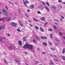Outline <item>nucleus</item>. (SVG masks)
<instances>
[{
    "label": "nucleus",
    "mask_w": 65,
    "mask_h": 65,
    "mask_svg": "<svg viewBox=\"0 0 65 65\" xmlns=\"http://www.w3.org/2000/svg\"><path fill=\"white\" fill-rule=\"evenodd\" d=\"M41 38L43 39H45L47 38L46 37L41 36Z\"/></svg>",
    "instance_id": "nucleus-10"
},
{
    "label": "nucleus",
    "mask_w": 65,
    "mask_h": 65,
    "mask_svg": "<svg viewBox=\"0 0 65 65\" xmlns=\"http://www.w3.org/2000/svg\"><path fill=\"white\" fill-rule=\"evenodd\" d=\"M63 38H64V40H65V37L63 36Z\"/></svg>",
    "instance_id": "nucleus-49"
},
{
    "label": "nucleus",
    "mask_w": 65,
    "mask_h": 65,
    "mask_svg": "<svg viewBox=\"0 0 65 65\" xmlns=\"http://www.w3.org/2000/svg\"><path fill=\"white\" fill-rule=\"evenodd\" d=\"M45 9H46V10H47L48 12H49L50 11V9H49V8H48V7H47L45 6Z\"/></svg>",
    "instance_id": "nucleus-7"
},
{
    "label": "nucleus",
    "mask_w": 65,
    "mask_h": 65,
    "mask_svg": "<svg viewBox=\"0 0 65 65\" xmlns=\"http://www.w3.org/2000/svg\"><path fill=\"white\" fill-rule=\"evenodd\" d=\"M30 7L31 9H33L34 8V6L33 5H31Z\"/></svg>",
    "instance_id": "nucleus-16"
},
{
    "label": "nucleus",
    "mask_w": 65,
    "mask_h": 65,
    "mask_svg": "<svg viewBox=\"0 0 65 65\" xmlns=\"http://www.w3.org/2000/svg\"><path fill=\"white\" fill-rule=\"evenodd\" d=\"M7 35H8V36H10V34H8Z\"/></svg>",
    "instance_id": "nucleus-51"
},
{
    "label": "nucleus",
    "mask_w": 65,
    "mask_h": 65,
    "mask_svg": "<svg viewBox=\"0 0 65 65\" xmlns=\"http://www.w3.org/2000/svg\"><path fill=\"white\" fill-rule=\"evenodd\" d=\"M55 21H57V22H58V21L57 20H55Z\"/></svg>",
    "instance_id": "nucleus-54"
},
{
    "label": "nucleus",
    "mask_w": 65,
    "mask_h": 65,
    "mask_svg": "<svg viewBox=\"0 0 65 65\" xmlns=\"http://www.w3.org/2000/svg\"><path fill=\"white\" fill-rule=\"evenodd\" d=\"M62 19H64V18L63 17H62Z\"/></svg>",
    "instance_id": "nucleus-60"
},
{
    "label": "nucleus",
    "mask_w": 65,
    "mask_h": 65,
    "mask_svg": "<svg viewBox=\"0 0 65 65\" xmlns=\"http://www.w3.org/2000/svg\"><path fill=\"white\" fill-rule=\"evenodd\" d=\"M29 22H31V21L30 20H29Z\"/></svg>",
    "instance_id": "nucleus-63"
},
{
    "label": "nucleus",
    "mask_w": 65,
    "mask_h": 65,
    "mask_svg": "<svg viewBox=\"0 0 65 65\" xmlns=\"http://www.w3.org/2000/svg\"><path fill=\"white\" fill-rule=\"evenodd\" d=\"M47 24H48V22H46L45 23V24L46 25H47Z\"/></svg>",
    "instance_id": "nucleus-47"
},
{
    "label": "nucleus",
    "mask_w": 65,
    "mask_h": 65,
    "mask_svg": "<svg viewBox=\"0 0 65 65\" xmlns=\"http://www.w3.org/2000/svg\"><path fill=\"white\" fill-rule=\"evenodd\" d=\"M17 31H18V32H21V30H20L19 28H17Z\"/></svg>",
    "instance_id": "nucleus-28"
},
{
    "label": "nucleus",
    "mask_w": 65,
    "mask_h": 65,
    "mask_svg": "<svg viewBox=\"0 0 65 65\" xmlns=\"http://www.w3.org/2000/svg\"><path fill=\"white\" fill-rule=\"evenodd\" d=\"M8 14V13L7 12H3V14L4 15H6V16H8V15L7 14Z\"/></svg>",
    "instance_id": "nucleus-5"
},
{
    "label": "nucleus",
    "mask_w": 65,
    "mask_h": 65,
    "mask_svg": "<svg viewBox=\"0 0 65 65\" xmlns=\"http://www.w3.org/2000/svg\"><path fill=\"white\" fill-rule=\"evenodd\" d=\"M63 4H65V2L63 3Z\"/></svg>",
    "instance_id": "nucleus-62"
},
{
    "label": "nucleus",
    "mask_w": 65,
    "mask_h": 65,
    "mask_svg": "<svg viewBox=\"0 0 65 65\" xmlns=\"http://www.w3.org/2000/svg\"><path fill=\"white\" fill-rule=\"evenodd\" d=\"M60 21H62V18H60Z\"/></svg>",
    "instance_id": "nucleus-55"
},
{
    "label": "nucleus",
    "mask_w": 65,
    "mask_h": 65,
    "mask_svg": "<svg viewBox=\"0 0 65 65\" xmlns=\"http://www.w3.org/2000/svg\"><path fill=\"white\" fill-rule=\"evenodd\" d=\"M51 56L52 57H53V55H51Z\"/></svg>",
    "instance_id": "nucleus-59"
},
{
    "label": "nucleus",
    "mask_w": 65,
    "mask_h": 65,
    "mask_svg": "<svg viewBox=\"0 0 65 65\" xmlns=\"http://www.w3.org/2000/svg\"><path fill=\"white\" fill-rule=\"evenodd\" d=\"M51 50H52V51H54V50H55L54 48H51Z\"/></svg>",
    "instance_id": "nucleus-38"
},
{
    "label": "nucleus",
    "mask_w": 65,
    "mask_h": 65,
    "mask_svg": "<svg viewBox=\"0 0 65 65\" xmlns=\"http://www.w3.org/2000/svg\"><path fill=\"white\" fill-rule=\"evenodd\" d=\"M58 2H62V1L60 0H59L58 1Z\"/></svg>",
    "instance_id": "nucleus-35"
},
{
    "label": "nucleus",
    "mask_w": 65,
    "mask_h": 65,
    "mask_svg": "<svg viewBox=\"0 0 65 65\" xmlns=\"http://www.w3.org/2000/svg\"><path fill=\"white\" fill-rule=\"evenodd\" d=\"M59 34L60 35H63V34H61V32H59Z\"/></svg>",
    "instance_id": "nucleus-45"
},
{
    "label": "nucleus",
    "mask_w": 65,
    "mask_h": 65,
    "mask_svg": "<svg viewBox=\"0 0 65 65\" xmlns=\"http://www.w3.org/2000/svg\"><path fill=\"white\" fill-rule=\"evenodd\" d=\"M55 24H56V25H59V23H55Z\"/></svg>",
    "instance_id": "nucleus-48"
},
{
    "label": "nucleus",
    "mask_w": 65,
    "mask_h": 65,
    "mask_svg": "<svg viewBox=\"0 0 65 65\" xmlns=\"http://www.w3.org/2000/svg\"><path fill=\"white\" fill-rule=\"evenodd\" d=\"M37 12L38 13H41V12L39 11H38Z\"/></svg>",
    "instance_id": "nucleus-44"
},
{
    "label": "nucleus",
    "mask_w": 65,
    "mask_h": 65,
    "mask_svg": "<svg viewBox=\"0 0 65 65\" xmlns=\"http://www.w3.org/2000/svg\"><path fill=\"white\" fill-rule=\"evenodd\" d=\"M25 54H27V52H25Z\"/></svg>",
    "instance_id": "nucleus-50"
},
{
    "label": "nucleus",
    "mask_w": 65,
    "mask_h": 65,
    "mask_svg": "<svg viewBox=\"0 0 65 65\" xmlns=\"http://www.w3.org/2000/svg\"><path fill=\"white\" fill-rule=\"evenodd\" d=\"M27 12H30V10H27Z\"/></svg>",
    "instance_id": "nucleus-39"
},
{
    "label": "nucleus",
    "mask_w": 65,
    "mask_h": 65,
    "mask_svg": "<svg viewBox=\"0 0 65 65\" xmlns=\"http://www.w3.org/2000/svg\"><path fill=\"white\" fill-rule=\"evenodd\" d=\"M26 3H28V1H27L26 0Z\"/></svg>",
    "instance_id": "nucleus-52"
},
{
    "label": "nucleus",
    "mask_w": 65,
    "mask_h": 65,
    "mask_svg": "<svg viewBox=\"0 0 65 65\" xmlns=\"http://www.w3.org/2000/svg\"><path fill=\"white\" fill-rule=\"evenodd\" d=\"M18 43L20 46H21L22 45V42L21 41H19L18 42Z\"/></svg>",
    "instance_id": "nucleus-11"
},
{
    "label": "nucleus",
    "mask_w": 65,
    "mask_h": 65,
    "mask_svg": "<svg viewBox=\"0 0 65 65\" xmlns=\"http://www.w3.org/2000/svg\"><path fill=\"white\" fill-rule=\"evenodd\" d=\"M33 20H34L35 21H36V22H38V20H37V19H36L34 18H33Z\"/></svg>",
    "instance_id": "nucleus-20"
},
{
    "label": "nucleus",
    "mask_w": 65,
    "mask_h": 65,
    "mask_svg": "<svg viewBox=\"0 0 65 65\" xmlns=\"http://www.w3.org/2000/svg\"><path fill=\"white\" fill-rule=\"evenodd\" d=\"M62 58L63 59V60L65 61V57H64L63 56H62Z\"/></svg>",
    "instance_id": "nucleus-25"
},
{
    "label": "nucleus",
    "mask_w": 65,
    "mask_h": 65,
    "mask_svg": "<svg viewBox=\"0 0 65 65\" xmlns=\"http://www.w3.org/2000/svg\"><path fill=\"white\" fill-rule=\"evenodd\" d=\"M50 37L51 38H53V35L52 34H51L50 35Z\"/></svg>",
    "instance_id": "nucleus-30"
},
{
    "label": "nucleus",
    "mask_w": 65,
    "mask_h": 65,
    "mask_svg": "<svg viewBox=\"0 0 65 65\" xmlns=\"http://www.w3.org/2000/svg\"><path fill=\"white\" fill-rule=\"evenodd\" d=\"M23 47L24 48H28L29 49H30V50H32V49H33V46L29 44H26L25 45L23 46Z\"/></svg>",
    "instance_id": "nucleus-1"
},
{
    "label": "nucleus",
    "mask_w": 65,
    "mask_h": 65,
    "mask_svg": "<svg viewBox=\"0 0 65 65\" xmlns=\"http://www.w3.org/2000/svg\"><path fill=\"white\" fill-rule=\"evenodd\" d=\"M35 62H36V63H35V64H36V63L37 64H38V61H35Z\"/></svg>",
    "instance_id": "nucleus-40"
},
{
    "label": "nucleus",
    "mask_w": 65,
    "mask_h": 65,
    "mask_svg": "<svg viewBox=\"0 0 65 65\" xmlns=\"http://www.w3.org/2000/svg\"><path fill=\"white\" fill-rule=\"evenodd\" d=\"M27 38V36H25L23 38V40L24 41H26V40H27V38Z\"/></svg>",
    "instance_id": "nucleus-14"
},
{
    "label": "nucleus",
    "mask_w": 65,
    "mask_h": 65,
    "mask_svg": "<svg viewBox=\"0 0 65 65\" xmlns=\"http://www.w3.org/2000/svg\"><path fill=\"white\" fill-rule=\"evenodd\" d=\"M19 23L20 26H22V27H23V26L24 25H23V23H22V22L21 21H19Z\"/></svg>",
    "instance_id": "nucleus-6"
},
{
    "label": "nucleus",
    "mask_w": 65,
    "mask_h": 65,
    "mask_svg": "<svg viewBox=\"0 0 65 65\" xmlns=\"http://www.w3.org/2000/svg\"><path fill=\"white\" fill-rule=\"evenodd\" d=\"M15 4H16V5H17V3H15Z\"/></svg>",
    "instance_id": "nucleus-61"
},
{
    "label": "nucleus",
    "mask_w": 65,
    "mask_h": 65,
    "mask_svg": "<svg viewBox=\"0 0 65 65\" xmlns=\"http://www.w3.org/2000/svg\"><path fill=\"white\" fill-rule=\"evenodd\" d=\"M36 38H37V40H40V39L39 38H38V36H36Z\"/></svg>",
    "instance_id": "nucleus-24"
},
{
    "label": "nucleus",
    "mask_w": 65,
    "mask_h": 65,
    "mask_svg": "<svg viewBox=\"0 0 65 65\" xmlns=\"http://www.w3.org/2000/svg\"><path fill=\"white\" fill-rule=\"evenodd\" d=\"M50 62L51 64H52V65H54V63H53V61H52V60H50Z\"/></svg>",
    "instance_id": "nucleus-18"
},
{
    "label": "nucleus",
    "mask_w": 65,
    "mask_h": 65,
    "mask_svg": "<svg viewBox=\"0 0 65 65\" xmlns=\"http://www.w3.org/2000/svg\"><path fill=\"white\" fill-rule=\"evenodd\" d=\"M43 45H45L46 46V45H47V44L46 43H42Z\"/></svg>",
    "instance_id": "nucleus-27"
},
{
    "label": "nucleus",
    "mask_w": 65,
    "mask_h": 65,
    "mask_svg": "<svg viewBox=\"0 0 65 65\" xmlns=\"http://www.w3.org/2000/svg\"><path fill=\"white\" fill-rule=\"evenodd\" d=\"M19 13H21V11H20V10H19Z\"/></svg>",
    "instance_id": "nucleus-56"
},
{
    "label": "nucleus",
    "mask_w": 65,
    "mask_h": 65,
    "mask_svg": "<svg viewBox=\"0 0 65 65\" xmlns=\"http://www.w3.org/2000/svg\"><path fill=\"white\" fill-rule=\"evenodd\" d=\"M53 8L54 9H56V7L54 6H53Z\"/></svg>",
    "instance_id": "nucleus-37"
},
{
    "label": "nucleus",
    "mask_w": 65,
    "mask_h": 65,
    "mask_svg": "<svg viewBox=\"0 0 65 65\" xmlns=\"http://www.w3.org/2000/svg\"><path fill=\"white\" fill-rule=\"evenodd\" d=\"M2 11L3 12H6V10H5V9H3L2 10Z\"/></svg>",
    "instance_id": "nucleus-29"
},
{
    "label": "nucleus",
    "mask_w": 65,
    "mask_h": 65,
    "mask_svg": "<svg viewBox=\"0 0 65 65\" xmlns=\"http://www.w3.org/2000/svg\"><path fill=\"white\" fill-rule=\"evenodd\" d=\"M5 7L7 10H8V7H7V6H6Z\"/></svg>",
    "instance_id": "nucleus-36"
},
{
    "label": "nucleus",
    "mask_w": 65,
    "mask_h": 65,
    "mask_svg": "<svg viewBox=\"0 0 65 65\" xmlns=\"http://www.w3.org/2000/svg\"><path fill=\"white\" fill-rule=\"evenodd\" d=\"M40 29L42 32H44V30L42 27L40 28Z\"/></svg>",
    "instance_id": "nucleus-17"
},
{
    "label": "nucleus",
    "mask_w": 65,
    "mask_h": 65,
    "mask_svg": "<svg viewBox=\"0 0 65 65\" xmlns=\"http://www.w3.org/2000/svg\"><path fill=\"white\" fill-rule=\"evenodd\" d=\"M11 18L10 17L9 18H8L7 19L6 18V21H7V22H8V21H9L11 20Z\"/></svg>",
    "instance_id": "nucleus-8"
},
{
    "label": "nucleus",
    "mask_w": 65,
    "mask_h": 65,
    "mask_svg": "<svg viewBox=\"0 0 65 65\" xmlns=\"http://www.w3.org/2000/svg\"><path fill=\"white\" fill-rule=\"evenodd\" d=\"M53 27L54 28V29H55V30H56V29H57V27H56V26L54 25L53 26Z\"/></svg>",
    "instance_id": "nucleus-22"
},
{
    "label": "nucleus",
    "mask_w": 65,
    "mask_h": 65,
    "mask_svg": "<svg viewBox=\"0 0 65 65\" xmlns=\"http://www.w3.org/2000/svg\"><path fill=\"white\" fill-rule=\"evenodd\" d=\"M46 4L48 5V6H50V4L48 3L47 2L46 3Z\"/></svg>",
    "instance_id": "nucleus-26"
},
{
    "label": "nucleus",
    "mask_w": 65,
    "mask_h": 65,
    "mask_svg": "<svg viewBox=\"0 0 65 65\" xmlns=\"http://www.w3.org/2000/svg\"><path fill=\"white\" fill-rule=\"evenodd\" d=\"M35 28L36 29H37L38 30V27H37L36 26H35Z\"/></svg>",
    "instance_id": "nucleus-42"
},
{
    "label": "nucleus",
    "mask_w": 65,
    "mask_h": 65,
    "mask_svg": "<svg viewBox=\"0 0 65 65\" xmlns=\"http://www.w3.org/2000/svg\"><path fill=\"white\" fill-rule=\"evenodd\" d=\"M15 62H16L17 64H18V65H20V64H21L20 62V61H19V60L17 59H15Z\"/></svg>",
    "instance_id": "nucleus-3"
},
{
    "label": "nucleus",
    "mask_w": 65,
    "mask_h": 65,
    "mask_svg": "<svg viewBox=\"0 0 65 65\" xmlns=\"http://www.w3.org/2000/svg\"><path fill=\"white\" fill-rule=\"evenodd\" d=\"M23 3H24V5H25L26 6V7H27V4H26V3L24 1H23Z\"/></svg>",
    "instance_id": "nucleus-21"
},
{
    "label": "nucleus",
    "mask_w": 65,
    "mask_h": 65,
    "mask_svg": "<svg viewBox=\"0 0 65 65\" xmlns=\"http://www.w3.org/2000/svg\"><path fill=\"white\" fill-rule=\"evenodd\" d=\"M65 53V48H63L62 50V54H64Z\"/></svg>",
    "instance_id": "nucleus-13"
},
{
    "label": "nucleus",
    "mask_w": 65,
    "mask_h": 65,
    "mask_svg": "<svg viewBox=\"0 0 65 65\" xmlns=\"http://www.w3.org/2000/svg\"><path fill=\"white\" fill-rule=\"evenodd\" d=\"M54 61H56V62H58V59H55L54 60Z\"/></svg>",
    "instance_id": "nucleus-32"
},
{
    "label": "nucleus",
    "mask_w": 65,
    "mask_h": 65,
    "mask_svg": "<svg viewBox=\"0 0 65 65\" xmlns=\"http://www.w3.org/2000/svg\"><path fill=\"white\" fill-rule=\"evenodd\" d=\"M45 20V17H43L42 18L41 20L42 21H44Z\"/></svg>",
    "instance_id": "nucleus-15"
},
{
    "label": "nucleus",
    "mask_w": 65,
    "mask_h": 65,
    "mask_svg": "<svg viewBox=\"0 0 65 65\" xmlns=\"http://www.w3.org/2000/svg\"><path fill=\"white\" fill-rule=\"evenodd\" d=\"M4 29V26L2 25V26H1L0 27V30H1V29Z\"/></svg>",
    "instance_id": "nucleus-12"
},
{
    "label": "nucleus",
    "mask_w": 65,
    "mask_h": 65,
    "mask_svg": "<svg viewBox=\"0 0 65 65\" xmlns=\"http://www.w3.org/2000/svg\"><path fill=\"white\" fill-rule=\"evenodd\" d=\"M33 42H34V43H36V42H37V41L35 40H33Z\"/></svg>",
    "instance_id": "nucleus-34"
},
{
    "label": "nucleus",
    "mask_w": 65,
    "mask_h": 65,
    "mask_svg": "<svg viewBox=\"0 0 65 65\" xmlns=\"http://www.w3.org/2000/svg\"><path fill=\"white\" fill-rule=\"evenodd\" d=\"M25 16H26V17H27V18H29L28 16V15H27V14H25Z\"/></svg>",
    "instance_id": "nucleus-41"
},
{
    "label": "nucleus",
    "mask_w": 65,
    "mask_h": 65,
    "mask_svg": "<svg viewBox=\"0 0 65 65\" xmlns=\"http://www.w3.org/2000/svg\"><path fill=\"white\" fill-rule=\"evenodd\" d=\"M44 27H46V25H44Z\"/></svg>",
    "instance_id": "nucleus-53"
},
{
    "label": "nucleus",
    "mask_w": 65,
    "mask_h": 65,
    "mask_svg": "<svg viewBox=\"0 0 65 65\" xmlns=\"http://www.w3.org/2000/svg\"><path fill=\"white\" fill-rule=\"evenodd\" d=\"M30 27H32V25L30 24Z\"/></svg>",
    "instance_id": "nucleus-57"
},
{
    "label": "nucleus",
    "mask_w": 65,
    "mask_h": 65,
    "mask_svg": "<svg viewBox=\"0 0 65 65\" xmlns=\"http://www.w3.org/2000/svg\"><path fill=\"white\" fill-rule=\"evenodd\" d=\"M11 25L12 26H14V27H15V26H16L17 25V24L15 23H11Z\"/></svg>",
    "instance_id": "nucleus-9"
},
{
    "label": "nucleus",
    "mask_w": 65,
    "mask_h": 65,
    "mask_svg": "<svg viewBox=\"0 0 65 65\" xmlns=\"http://www.w3.org/2000/svg\"><path fill=\"white\" fill-rule=\"evenodd\" d=\"M59 7H60V8H62V6H59Z\"/></svg>",
    "instance_id": "nucleus-58"
},
{
    "label": "nucleus",
    "mask_w": 65,
    "mask_h": 65,
    "mask_svg": "<svg viewBox=\"0 0 65 65\" xmlns=\"http://www.w3.org/2000/svg\"><path fill=\"white\" fill-rule=\"evenodd\" d=\"M5 19H6V18H4L3 19H0V22L1 21H3V20H4Z\"/></svg>",
    "instance_id": "nucleus-23"
},
{
    "label": "nucleus",
    "mask_w": 65,
    "mask_h": 65,
    "mask_svg": "<svg viewBox=\"0 0 65 65\" xmlns=\"http://www.w3.org/2000/svg\"><path fill=\"white\" fill-rule=\"evenodd\" d=\"M9 3H10H10H10V2H9Z\"/></svg>",
    "instance_id": "nucleus-64"
},
{
    "label": "nucleus",
    "mask_w": 65,
    "mask_h": 65,
    "mask_svg": "<svg viewBox=\"0 0 65 65\" xmlns=\"http://www.w3.org/2000/svg\"><path fill=\"white\" fill-rule=\"evenodd\" d=\"M42 53L43 54H45V52H42Z\"/></svg>",
    "instance_id": "nucleus-43"
},
{
    "label": "nucleus",
    "mask_w": 65,
    "mask_h": 65,
    "mask_svg": "<svg viewBox=\"0 0 65 65\" xmlns=\"http://www.w3.org/2000/svg\"><path fill=\"white\" fill-rule=\"evenodd\" d=\"M4 62L5 63H6V64H7V62L5 60H4Z\"/></svg>",
    "instance_id": "nucleus-33"
},
{
    "label": "nucleus",
    "mask_w": 65,
    "mask_h": 65,
    "mask_svg": "<svg viewBox=\"0 0 65 65\" xmlns=\"http://www.w3.org/2000/svg\"><path fill=\"white\" fill-rule=\"evenodd\" d=\"M48 43L50 45H53V44H52V42H51L50 41H48Z\"/></svg>",
    "instance_id": "nucleus-19"
},
{
    "label": "nucleus",
    "mask_w": 65,
    "mask_h": 65,
    "mask_svg": "<svg viewBox=\"0 0 65 65\" xmlns=\"http://www.w3.org/2000/svg\"><path fill=\"white\" fill-rule=\"evenodd\" d=\"M48 31H52V29H48Z\"/></svg>",
    "instance_id": "nucleus-31"
},
{
    "label": "nucleus",
    "mask_w": 65,
    "mask_h": 65,
    "mask_svg": "<svg viewBox=\"0 0 65 65\" xmlns=\"http://www.w3.org/2000/svg\"><path fill=\"white\" fill-rule=\"evenodd\" d=\"M42 4H44H44H45V3H44V2H42Z\"/></svg>",
    "instance_id": "nucleus-46"
},
{
    "label": "nucleus",
    "mask_w": 65,
    "mask_h": 65,
    "mask_svg": "<svg viewBox=\"0 0 65 65\" xmlns=\"http://www.w3.org/2000/svg\"><path fill=\"white\" fill-rule=\"evenodd\" d=\"M0 41L1 42H6V40L5 38L1 37L0 38Z\"/></svg>",
    "instance_id": "nucleus-2"
},
{
    "label": "nucleus",
    "mask_w": 65,
    "mask_h": 65,
    "mask_svg": "<svg viewBox=\"0 0 65 65\" xmlns=\"http://www.w3.org/2000/svg\"><path fill=\"white\" fill-rule=\"evenodd\" d=\"M13 47V45L12 44H11L9 46V50H11L12 49Z\"/></svg>",
    "instance_id": "nucleus-4"
}]
</instances>
